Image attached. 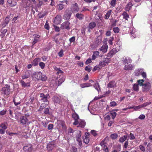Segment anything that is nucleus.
<instances>
[{
	"label": "nucleus",
	"mask_w": 152,
	"mask_h": 152,
	"mask_svg": "<svg viewBox=\"0 0 152 152\" xmlns=\"http://www.w3.org/2000/svg\"><path fill=\"white\" fill-rule=\"evenodd\" d=\"M20 82L22 86L23 87H28L30 86V85L29 83H26L25 82L22 80L20 81Z\"/></svg>",
	"instance_id": "obj_28"
},
{
	"label": "nucleus",
	"mask_w": 152,
	"mask_h": 152,
	"mask_svg": "<svg viewBox=\"0 0 152 152\" xmlns=\"http://www.w3.org/2000/svg\"><path fill=\"white\" fill-rule=\"evenodd\" d=\"M30 74L26 73V75H24L22 77V78L23 79H27L30 77Z\"/></svg>",
	"instance_id": "obj_47"
},
{
	"label": "nucleus",
	"mask_w": 152,
	"mask_h": 152,
	"mask_svg": "<svg viewBox=\"0 0 152 152\" xmlns=\"http://www.w3.org/2000/svg\"><path fill=\"white\" fill-rule=\"evenodd\" d=\"M69 22L68 21H67L63 23L61 25V29H70L69 27Z\"/></svg>",
	"instance_id": "obj_9"
},
{
	"label": "nucleus",
	"mask_w": 152,
	"mask_h": 152,
	"mask_svg": "<svg viewBox=\"0 0 152 152\" xmlns=\"http://www.w3.org/2000/svg\"><path fill=\"white\" fill-rule=\"evenodd\" d=\"M117 104L116 102L115 101L111 102L110 103V106L111 107H115L116 106Z\"/></svg>",
	"instance_id": "obj_46"
},
{
	"label": "nucleus",
	"mask_w": 152,
	"mask_h": 152,
	"mask_svg": "<svg viewBox=\"0 0 152 152\" xmlns=\"http://www.w3.org/2000/svg\"><path fill=\"white\" fill-rule=\"evenodd\" d=\"M99 53L98 51H95L93 52V54L92 56V60H94L96 58H97L99 55Z\"/></svg>",
	"instance_id": "obj_17"
},
{
	"label": "nucleus",
	"mask_w": 152,
	"mask_h": 152,
	"mask_svg": "<svg viewBox=\"0 0 152 152\" xmlns=\"http://www.w3.org/2000/svg\"><path fill=\"white\" fill-rule=\"evenodd\" d=\"M130 139L131 140H134L135 139L134 135L132 133H130L129 136Z\"/></svg>",
	"instance_id": "obj_62"
},
{
	"label": "nucleus",
	"mask_w": 152,
	"mask_h": 152,
	"mask_svg": "<svg viewBox=\"0 0 152 152\" xmlns=\"http://www.w3.org/2000/svg\"><path fill=\"white\" fill-rule=\"evenodd\" d=\"M137 83L138 84V85L140 86H143V85H144V83L145 82V80H137Z\"/></svg>",
	"instance_id": "obj_39"
},
{
	"label": "nucleus",
	"mask_w": 152,
	"mask_h": 152,
	"mask_svg": "<svg viewBox=\"0 0 152 152\" xmlns=\"http://www.w3.org/2000/svg\"><path fill=\"white\" fill-rule=\"evenodd\" d=\"M83 142L86 144L88 143L89 141V138L88 136H85L84 138H83Z\"/></svg>",
	"instance_id": "obj_37"
},
{
	"label": "nucleus",
	"mask_w": 152,
	"mask_h": 152,
	"mask_svg": "<svg viewBox=\"0 0 152 152\" xmlns=\"http://www.w3.org/2000/svg\"><path fill=\"white\" fill-rule=\"evenodd\" d=\"M0 127L2 129L5 130L6 129L7 127V126L4 124H2L0 125Z\"/></svg>",
	"instance_id": "obj_52"
},
{
	"label": "nucleus",
	"mask_w": 152,
	"mask_h": 152,
	"mask_svg": "<svg viewBox=\"0 0 152 152\" xmlns=\"http://www.w3.org/2000/svg\"><path fill=\"white\" fill-rule=\"evenodd\" d=\"M123 64L126 65V64L131 63L132 61L131 58L128 56H124L121 59Z\"/></svg>",
	"instance_id": "obj_6"
},
{
	"label": "nucleus",
	"mask_w": 152,
	"mask_h": 152,
	"mask_svg": "<svg viewBox=\"0 0 152 152\" xmlns=\"http://www.w3.org/2000/svg\"><path fill=\"white\" fill-rule=\"evenodd\" d=\"M91 69L92 68L91 66H88L86 67L85 69L86 71H87L88 72H90L91 71Z\"/></svg>",
	"instance_id": "obj_51"
},
{
	"label": "nucleus",
	"mask_w": 152,
	"mask_h": 152,
	"mask_svg": "<svg viewBox=\"0 0 152 152\" xmlns=\"http://www.w3.org/2000/svg\"><path fill=\"white\" fill-rule=\"evenodd\" d=\"M44 27L47 30H49V26L47 21H46L45 23V24L44 26Z\"/></svg>",
	"instance_id": "obj_54"
},
{
	"label": "nucleus",
	"mask_w": 152,
	"mask_h": 152,
	"mask_svg": "<svg viewBox=\"0 0 152 152\" xmlns=\"http://www.w3.org/2000/svg\"><path fill=\"white\" fill-rule=\"evenodd\" d=\"M75 37H73L70 38L69 39V41L70 43L74 42L75 41Z\"/></svg>",
	"instance_id": "obj_60"
},
{
	"label": "nucleus",
	"mask_w": 152,
	"mask_h": 152,
	"mask_svg": "<svg viewBox=\"0 0 152 152\" xmlns=\"http://www.w3.org/2000/svg\"><path fill=\"white\" fill-rule=\"evenodd\" d=\"M58 9L60 10H62L64 7V5L63 4H60L58 5Z\"/></svg>",
	"instance_id": "obj_58"
},
{
	"label": "nucleus",
	"mask_w": 152,
	"mask_h": 152,
	"mask_svg": "<svg viewBox=\"0 0 152 152\" xmlns=\"http://www.w3.org/2000/svg\"><path fill=\"white\" fill-rule=\"evenodd\" d=\"M116 0H112L110 3L111 5L113 6L114 7L116 3Z\"/></svg>",
	"instance_id": "obj_61"
},
{
	"label": "nucleus",
	"mask_w": 152,
	"mask_h": 152,
	"mask_svg": "<svg viewBox=\"0 0 152 152\" xmlns=\"http://www.w3.org/2000/svg\"><path fill=\"white\" fill-rule=\"evenodd\" d=\"M73 10L74 11L77 12L79 10V8L77 6V4L75 3L73 7Z\"/></svg>",
	"instance_id": "obj_38"
},
{
	"label": "nucleus",
	"mask_w": 152,
	"mask_h": 152,
	"mask_svg": "<svg viewBox=\"0 0 152 152\" xmlns=\"http://www.w3.org/2000/svg\"><path fill=\"white\" fill-rule=\"evenodd\" d=\"M53 143V142H51L48 145L47 147L49 150H51L54 147V145Z\"/></svg>",
	"instance_id": "obj_36"
},
{
	"label": "nucleus",
	"mask_w": 152,
	"mask_h": 152,
	"mask_svg": "<svg viewBox=\"0 0 152 152\" xmlns=\"http://www.w3.org/2000/svg\"><path fill=\"white\" fill-rule=\"evenodd\" d=\"M39 65L42 69H43L45 67V64L42 62H40L39 64Z\"/></svg>",
	"instance_id": "obj_48"
},
{
	"label": "nucleus",
	"mask_w": 152,
	"mask_h": 152,
	"mask_svg": "<svg viewBox=\"0 0 152 152\" xmlns=\"http://www.w3.org/2000/svg\"><path fill=\"white\" fill-rule=\"evenodd\" d=\"M111 58L110 57H107L104 59V61L106 62L107 65H108V63H110L111 61Z\"/></svg>",
	"instance_id": "obj_41"
},
{
	"label": "nucleus",
	"mask_w": 152,
	"mask_h": 152,
	"mask_svg": "<svg viewBox=\"0 0 152 152\" xmlns=\"http://www.w3.org/2000/svg\"><path fill=\"white\" fill-rule=\"evenodd\" d=\"M54 69L57 72V74H62L63 73V72L61 71L60 68H58L56 66L54 68Z\"/></svg>",
	"instance_id": "obj_30"
},
{
	"label": "nucleus",
	"mask_w": 152,
	"mask_h": 152,
	"mask_svg": "<svg viewBox=\"0 0 152 152\" xmlns=\"http://www.w3.org/2000/svg\"><path fill=\"white\" fill-rule=\"evenodd\" d=\"M143 69L142 68L136 69L134 71V75L137 76H140L141 75Z\"/></svg>",
	"instance_id": "obj_14"
},
{
	"label": "nucleus",
	"mask_w": 152,
	"mask_h": 152,
	"mask_svg": "<svg viewBox=\"0 0 152 152\" xmlns=\"http://www.w3.org/2000/svg\"><path fill=\"white\" fill-rule=\"evenodd\" d=\"M142 108L141 105H140L138 106H135L134 110L135 111H137L139 109H141Z\"/></svg>",
	"instance_id": "obj_50"
},
{
	"label": "nucleus",
	"mask_w": 152,
	"mask_h": 152,
	"mask_svg": "<svg viewBox=\"0 0 152 152\" xmlns=\"http://www.w3.org/2000/svg\"><path fill=\"white\" fill-rule=\"evenodd\" d=\"M20 121L21 123L23 124H25L27 122L28 120L26 116H22L20 118Z\"/></svg>",
	"instance_id": "obj_16"
},
{
	"label": "nucleus",
	"mask_w": 152,
	"mask_h": 152,
	"mask_svg": "<svg viewBox=\"0 0 152 152\" xmlns=\"http://www.w3.org/2000/svg\"><path fill=\"white\" fill-rule=\"evenodd\" d=\"M42 76V73L40 72H34L32 75L33 78H35L37 80H40Z\"/></svg>",
	"instance_id": "obj_7"
},
{
	"label": "nucleus",
	"mask_w": 152,
	"mask_h": 152,
	"mask_svg": "<svg viewBox=\"0 0 152 152\" xmlns=\"http://www.w3.org/2000/svg\"><path fill=\"white\" fill-rule=\"evenodd\" d=\"M72 117L75 120L73 124L75 125H78L79 123V121H80V119L79 118L78 115L77 114L75 113L73 114Z\"/></svg>",
	"instance_id": "obj_5"
},
{
	"label": "nucleus",
	"mask_w": 152,
	"mask_h": 152,
	"mask_svg": "<svg viewBox=\"0 0 152 152\" xmlns=\"http://www.w3.org/2000/svg\"><path fill=\"white\" fill-rule=\"evenodd\" d=\"M40 97L42 98L41 100L44 102L48 101L47 99L49 98V95L48 94H47L46 95H45L43 93H41L40 94Z\"/></svg>",
	"instance_id": "obj_8"
},
{
	"label": "nucleus",
	"mask_w": 152,
	"mask_h": 152,
	"mask_svg": "<svg viewBox=\"0 0 152 152\" xmlns=\"http://www.w3.org/2000/svg\"><path fill=\"white\" fill-rule=\"evenodd\" d=\"M148 23L150 24L151 31L152 32V15H150L148 18Z\"/></svg>",
	"instance_id": "obj_26"
},
{
	"label": "nucleus",
	"mask_w": 152,
	"mask_h": 152,
	"mask_svg": "<svg viewBox=\"0 0 152 152\" xmlns=\"http://www.w3.org/2000/svg\"><path fill=\"white\" fill-rule=\"evenodd\" d=\"M113 30L115 33H118L119 31V29L117 27H115L113 28Z\"/></svg>",
	"instance_id": "obj_56"
},
{
	"label": "nucleus",
	"mask_w": 152,
	"mask_h": 152,
	"mask_svg": "<svg viewBox=\"0 0 152 152\" xmlns=\"http://www.w3.org/2000/svg\"><path fill=\"white\" fill-rule=\"evenodd\" d=\"M112 11V10H110L107 12V13L104 16V18L105 19H107L109 18L111 15Z\"/></svg>",
	"instance_id": "obj_29"
},
{
	"label": "nucleus",
	"mask_w": 152,
	"mask_h": 152,
	"mask_svg": "<svg viewBox=\"0 0 152 152\" xmlns=\"http://www.w3.org/2000/svg\"><path fill=\"white\" fill-rule=\"evenodd\" d=\"M10 16H7L5 18L4 21L2 23V25L3 27H5L8 24L10 20Z\"/></svg>",
	"instance_id": "obj_13"
},
{
	"label": "nucleus",
	"mask_w": 152,
	"mask_h": 152,
	"mask_svg": "<svg viewBox=\"0 0 152 152\" xmlns=\"http://www.w3.org/2000/svg\"><path fill=\"white\" fill-rule=\"evenodd\" d=\"M7 3L10 7H14L17 4V2L15 0H8Z\"/></svg>",
	"instance_id": "obj_12"
},
{
	"label": "nucleus",
	"mask_w": 152,
	"mask_h": 152,
	"mask_svg": "<svg viewBox=\"0 0 152 152\" xmlns=\"http://www.w3.org/2000/svg\"><path fill=\"white\" fill-rule=\"evenodd\" d=\"M116 83L115 81H112L109 82L107 85V87L109 88H113L115 87Z\"/></svg>",
	"instance_id": "obj_18"
},
{
	"label": "nucleus",
	"mask_w": 152,
	"mask_h": 152,
	"mask_svg": "<svg viewBox=\"0 0 152 152\" xmlns=\"http://www.w3.org/2000/svg\"><path fill=\"white\" fill-rule=\"evenodd\" d=\"M133 89L135 91H137L139 89L138 85L137 84H134L133 85Z\"/></svg>",
	"instance_id": "obj_49"
},
{
	"label": "nucleus",
	"mask_w": 152,
	"mask_h": 152,
	"mask_svg": "<svg viewBox=\"0 0 152 152\" xmlns=\"http://www.w3.org/2000/svg\"><path fill=\"white\" fill-rule=\"evenodd\" d=\"M150 104H151V102H148L144 103L143 104H141V105L142 106V107H145L148 105H149Z\"/></svg>",
	"instance_id": "obj_55"
},
{
	"label": "nucleus",
	"mask_w": 152,
	"mask_h": 152,
	"mask_svg": "<svg viewBox=\"0 0 152 152\" xmlns=\"http://www.w3.org/2000/svg\"><path fill=\"white\" fill-rule=\"evenodd\" d=\"M81 132L78 131L77 132V134L76 135V140L78 142L79 145L81 146L82 145V142L81 140Z\"/></svg>",
	"instance_id": "obj_4"
},
{
	"label": "nucleus",
	"mask_w": 152,
	"mask_h": 152,
	"mask_svg": "<svg viewBox=\"0 0 152 152\" xmlns=\"http://www.w3.org/2000/svg\"><path fill=\"white\" fill-rule=\"evenodd\" d=\"M101 145L103 147H106V143L105 142V140H102L100 143Z\"/></svg>",
	"instance_id": "obj_43"
},
{
	"label": "nucleus",
	"mask_w": 152,
	"mask_h": 152,
	"mask_svg": "<svg viewBox=\"0 0 152 152\" xmlns=\"http://www.w3.org/2000/svg\"><path fill=\"white\" fill-rule=\"evenodd\" d=\"M61 78L59 79L58 80V86H59L61 85L63 82H64L65 79V77L63 75L61 76Z\"/></svg>",
	"instance_id": "obj_19"
},
{
	"label": "nucleus",
	"mask_w": 152,
	"mask_h": 152,
	"mask_svg": "<svg viewBox=\"0 0 152 152\" xmlns=\"http://www.w3.org/2000/svg\"><path fill=\"white\" fill-rule=\"evenodd\" d=\"M118 136V135L117 134H113L111 135L110 137L112 139H116Z\"/></svg>",
	"instance_id": "obj_44"
},
{
	"label": "nucleus",
	"mask_w": 152,
	"mask_h": 152,
	"mask_svg": "<svg viewBox=\"0 0 152 152\" xmlns=\"http://www.w3.org/2000/svg\"><path fill=\"white\" fill-rule=\"evenodd\" d=\"M121 44L119 42H117L115 45L116 48L111 50L107 54V57L111 58L113 55L118 52L121 49Z\"/></svg>",
	"instance_id": "obj_1"
},
{
	"label": "nucleus",
	"mask_w": 152,
	"mask_h": 152,
	"mask_svg": "<svg viewBox=\"0 0 152 152\" xmlns=\"http://www.w3.org/2000/svg\"><path fill=\"white\" fill-rule=\"evenodd\" d=\"M95 88L98 92L100 91L101 89L99 83L97 82H96L94 83L93 86Z\"/></svg>",
	"instance_id": "obj_22"
},
{
	"label": "nucleus",
	"mask_w": 152,
	"mask_h": 152,
	"mask_svg": "<svg viewBox=\"0 0 152 152\" xmlns=\"http://www.w3.org/2000/svg\"><path fill=\"white\" fill-rule=\"evenodd\" d=\"M99 66H95L94 67V69H93L92 71L93 72H94L95 71H96V70L100 69L101 68Z\"/></svg>",
	"instance_id": "obj_64"
},
{
	"label": "nucleus",
	"mask_w": 152,
	"mask_h": 152,
	"mask_svg": "<svg viewBox=\"0 0 152 152\" xmlns=\"http://www.w3.org/2000/svg\"><path fill=\"white\" fill-rule=\"evenodd\" d=\"M47 79V77L45 75H42V76L41 77V78L40 80H41L42 81H45Z\"/></svg>",
	"instance_id": "obj_53"
},
{
	"label": "nucleus",
	"mask_w": 152,
	"mask_h": 152,
	"mask_svg": "<svg viewBox=\"0 0 152 152\" xmlns=\"http://www.w3.org/2000/svg\"><path fill=\"white\" fill-rule=\"evenodd\" d=\"M143 78H146V74L145 72H144V69H143L141 75Z\"/></svg>",
	"instance_id": "obj_57"
},
{
	"label": "nucleus",
	"mask_w": 152,
	"mask_h": 152,
	"mask_svg": "<svg viewBox=\"0 0 152 152\" xmlns=\"http://www.w3.org/2000/svg\"><path fill=\"white\" fill-rule=\"evenodd\" d=\"M107 65L106 63L104 61H101L99 62V66L101 67H104Z\"/></svg>",
	"instance_id": "obj_27"
},
{
	"label": "nucleus",
	"mask_w": 152,
	"mask_h": 152,
	"mask_svg": "<svg viewBox=\"0 0 152 152\" xmlns=\"http://www.w3.org/2000/svg\"><path fill=\"white\" fill-rule=\"evenodd\" d=\"M7 32V30L6 29H4L3 30L1 33L0 36L1 38H3L5 35V34Z\"/></svg>",
	"instance_id": "obj_42"
},
{
	"label": "nucleus",
	"mask_w": 152,
	"mask_h": 152,
	"mask_svg": "<svg viewBox=\"0 0 152 152\" xmlns=\"http://www.w3.org/2000/svg\"><path fill=\"white\" fill-rule=\"evenodd\" d=\"M32 149V146L30 144L26 145L23 147V150L25 151H30Z\"/></svg>",
	"instance_id": "obj_15"
},
{
	"label": "nucleus",
	"mask_w": 152,
	"mask_h": 152,
	"mask_svg": "<svg viewBox=\"0 0 152 152\" xmlns=\"http://www.w3.org/2000/svg\"><path fill=\"white\" fill-rule=\"evenodd\" d=\"M46 107V104L45 103L42 104L41 106L39 108V110L41 111L42 110V109Z\"/></svg>",
	"instance_id": "obj_45"
},
{
	"label": "nucleus",
	"mask_w": 152,
	"mask_h": 152,
	"mask_svg": "<svg viewBox=\"0 0 152 152\" xmlns=\"http://www.w3.org/2000/svg\"><path fill=\"white\" fill-rule=\"evenodd\" d=\"M127 136L126 135L120 138L119 139V141L120 142L122 143L127 139Z\"/></svg>",
	"instance_id": "obj_31"
},
{
	"label": "nucleus",
	"mask_w": 152,
	"mask_h": 152,
	"mask_svg": "<svg viewBox=\"0 0 152 152\" xmlns=\"http://www.w3.org/2000/svg\"><path fill=\"white\" fill-rule=\"evenodd\" d=\"M58 56L60 57H62L64 55L63 51V50L61 49L58 53Z\"/></svg>",
	"instance_id": "obj_59"
},
{
	"label": "nucleus",
	"mask_w": 152,
	"mask_h": 152,
	"mask_svg": "<svg viewBox=\"0 0 152 152\" xmlns=\"http://www.w3.org/2000/svg\"><path fill=\"white\" fill-rule=\"evenodd\" d=\"M134 65L132 64H129L128 65H125L124 69L125 70H132L134 69Z\"/></svg>",
	"instance_id": "obj_11"
},
{
	"label": "nucleus",
	"mask_w": 152,
	"mask_h": 152,
	"mask_svg": "<svg viewBox=\"0 0 152 152\" xmlns=\"http://www.w3.org/2000/svg\"><path fill=\"white\" fill-rule=\"evenodd\" d=\"M40 59L39 58H35L32 62V64L34 66H36L38 64L39 62L40 61Z\"/></svg>",
	"instance_id": "obj_21"
},
{
	"label": "nucleus",
	"mask_w": 152,
	"mask_h": 152,
	"mask_svg": "<svg viewBox=\"0 0 152 152\" xmlns=\"http://www.w3.org/2000/svg\"><path fill=\"white\" fill-rule=\"evenodd\" d=\"M78 124H79V126H78L83 128L86 125V122L80 119V121H79Z\"/></svg>",
	"instance_id": "obj_24"
},
{
	"label": "nucleus",
	"mask_w": 152,
	"mask_h": 152,
	"mask_svg": "<svg viewBox=\"0 0 152 152\" xmlns=\"http://www.w3.org/2000/svg\"><path fill=\"white\" fill-rule=\"evenodd\" d=\"M132 6V3L131 2L129 3L126 7V10L127 11H129Z\"/></svg>",
	"instance_id": "obj_32"
},
{
	"label": "nucleus",
	"mask_w": 152,
	"mask_h": 152,
	"mask_svg": "<svg viewBox=\"0 0 152 152\" xmlns=\"http://www.w3.org/2000/svg\"><path fill=\"white\" fill-rule=\"evenodd\" d=\"M122 15L123 16V18L124 19L126 20H128V19L129 18V15H128L126 12H124Z\"/></svg>",
	"instance_id": "obj_34"
},
{
	"label": "nucleus",
	"mask_w": 152,
	"mask_h": 152,
	"mask_svg": "<svg viewBox=\"0 0 152 152\" xmlns=\"http://www.w3.org/2000/svg\"><path fill=\"white\" fill-rule=\"evenodd\" d=\"M145 116L144 115L141 114L139 116L138 118L141 120H143L145 119Z\"/></svg>",
	"instance_id": "obj_63"
},
{
	"label": "nucleus",
	"mask_w": 152,
	"mask_h": 152,
	"mask_svg": "<svg viewBox=\"0 0 152 152\" xmlns=\"http://www.w3.org/2000/svg\"><path fill=\"white\" fill-rule=\"evenodd\" d=\"M108 49V45L107 44H105L103 45L99 50L100 51H101L103 53H105L107 52Z\"/></svg>",
	"instance_id": "obj_10"
},
{
	"label": "nucleus",
	"mask_w": 152,
	"mask_h": 152,
	"mask_svg": "<svg viewBox=\"0 0 152 152\" xmlns=\"http://www.w3.org/2000/svg\"><path fill=\"white\" fill-rule=\"evenodd\" d=\"M92 86V84L90 83H84L81 84L80 85V86L82 88H84L85 87H87Z\"/></svg>",
	"instance_id": "obj_20"
},
{
	"label": "nucleus",
	"mask_w": 152,
	"mask_h": 152,
	"mask_svg": "<svg viewBox=\"0 0 152 152\" xmlns=\"http://www.w3.org/2000/svg\"><path fill=\"white\" fill-rule=\"evenodd\" d=\"M151 86V83L148 81V79L145 80L144 85L142 86V90L143 91L147 92L150 90Z\"/></svg>",
	"instance_id": "obj_2"
},
{
	"label": "nucleus",
	"mask_w": 152,
	"mask_h": 152,
	"mask_svg": "<svg viewBox=\"0 0 152 152\" xmlns=\"http://www.w3.org/2000/svg\"><path fill=\"white\" fill-rule=\"evenodd\" d=\"M75 17L77 19L81 20L83 18L84 16L82 14L80 13H77L75 15Z\"/></svg>",
	"instance_id": "obj_25"
},
{
	"label": "nucleus",
	"mask_w": 152,
	"mask_h": 152,
	"mask_svg": "<svg viewBox=\"0 0 152 152\" xmlns=\"http://www.w3.org/2000/svg\"><path fill=\"white\" fill-rule=\"evenodd\" d=\"M110 117L109 113L106 114L104 115V119L105 121H109L110 119Z\"/></svg>",
	"instance_id": "obj_35"
},
{
	"label": "nucleus",
	"mask_w": 152,
	"mask_h": 152,
	"mask_svg": "<svg viewBox=\"0 0 152 152\" xmlns=\"http://www.w3.org/2000/svg\"><path fill=\"white\" fill-rule=\"evenodd\" d=\"M52 100L55 103H58L60 102V99L59 98L56 96H54L52 98Z\"/></svg>",
	"instance_id": "obj_23"
},
{
	"label": "nucleus",
	"mask_w": 152,
	"mask_h": 152,
	"mask_svg": "<svg viewBox=\"0 0 152 152\" xmlns=\"http://www.w3.org/2000/svg\"><path fill=\"white\" fill-rule=\"evenodd\" d=\"M96 26V24L94 22H91L89 24L88 28L90 29H92L94 28Z\"/></svg>",
	"instance_id": "obj_33"
},
{
	"label": "nucleus",
	"mask_w": 152,
	"mask_h": 152,
	"mask_svg": "<svg viewBox=\"0 0 152 152\" xmlns=\"http://www.w3.org/2000/svg\"><path fill=\"white\" fill-rule=\"evenodd\" d=\"M111 116L112 117V118L113 120V119L115 118L116 117L117 113L116 112H112L110 113H109Z\"/></svg>",
	"instance_id": "obj_40"
},
{
	"label": "nucleus",
	"mask_w": 152,
	"mask_h": 152,
	"mask_svg": "<svg viewBox=\"0 0 152 152\" xmlns=\"http://www.w3.org/2000/svg\"><path fill=\"white\" fill-rule=\"evenodd\" d=\"M1 91L3 94L6 95H9L10 91V86L8 85H6L5 86L2 88Z\"/></svg>",
	"instance_id": "obj_3"
}]
</instances>
